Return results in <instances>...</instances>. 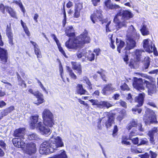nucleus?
I'll list each match as a JSON object with an SVG mask.
<instances>
[{"instance_id": "obj_1", "label": "nucleus", "mask_w": 158, "mask_h": 158, "mask_svg": "<svg viewBox=\"0 0 158 158\" xmlns=\"http://www.w3.org/2000/svg\"><path fill=\"white\" fill-rule=\"evenodd\" d=\"M133 14L128 10H121L115 17L114 21L117 24L118 27L120 28L127 27L128 20L133 17Z\"/></svg>"}, {"instance_id": "obj_2", "label": "nucleus", "mask_w": 158, "mask_h": 158, "mask_svg": "<svg viewBox=\"0 0 158 158\" xmlns=\"http://www.w3.org/2000/svg\"><path fill=\"white\" fill-rule=\"evenodd\" d=\"M90 38L87 36V34H81L76 37L73 40H71L70 39L66 42L65 46L70 51L76 50L80 46L79 44H83L85 43L89 42Z\"/></svg>"}, {"instance_id": "obj_3", "label": "nucleus", "mask_w": 158, "mask_h": 158, "mask_svg": "<svg viewBox=\"0 0 158 158\" xmlns=\"http://www.w3.org/2000/svg\"><path fill=\"white\" fill-rule=\"evenodd\" d=\"M44 123L45 126L51 127L54 124L53 114L48 109H45L42 113Z\"/></svg>"}, {"instance_id": "obj_4", "label": "nucleus", "mask_w": 158, "mask_h": 158, "mask_svg": "<svg viewBox=\"0 0 158 158\" xmlns=\"http://www.w3.org/2000/svg\"><path fill=\"white\" fill-rule=\"evenodd\" d=\"M52 139L49 141H45L43 142L41 145L40 152L41 154H47L48 153H52L54 152V150L52 148V146H51Z\"/></svg>"}, {"instance_id": "obj_5", "label": "nucleus", "mask_w": 158, "mask_h": 158, "mask_svg": "<svg viewBox=\"0 0 158 158\" xmlns=\"http://www.w3.org/2000/svg\"><path fill=\"white\" fill-rule=\"evenodd\" d=\"M145 113L143 120L146 125L156 122V115L153 110L148 108L146 109Z\"/></svg>"}, {"instance_id": "obj_6", "label": "nucleus", "mask_w": 158, "mask_h": 158, "mask_svg": "<svg viewBox=\"0 0 158 158\" xmlns=\"http://www.w3.org/2000/svg\"><path fill=\"white\" fill-rule=\"evenodd\" d=\"M145 97V94L144 93L139 94L138 96L135 97V101L136 102L138 103L136 106L135 108L132 109V111L134 112L135 114L137 113L140 114L142 111V109L141 108H138L136 107L141 106H142L144 101V98Z\"/></svg>"}, {"instance_id": "obj_7", "label": "nucleus", "mask_w": 158, "mask_h": 158, "mask_svg": "<svg viewBox=\"0 0 158 158\" xmlns=\"http://www.w3.org/2000/svg\"><path fill=\"white\" fill-rule=\"evenodd\" d=\"M143 47L146 51L151 53L156 50L154 44L150 40H144L143 41Z\"/></svg>"}, {"instance_id": "obj_8", "label": "nucleus", "mask_w": 158, "mask_h": 158, "mask_svg": "<svg viewBox=\"0 0 158 158\" xmlns=\"http://www.w3.org/2000/svg\"><path fill=\"white\" fill-rule=\"evenodd\" d=\"M89 101L92 103V105L96 106L97 107L100 108H103L105 107L109 108L112 105L109 102L106 101H99L97 99H91Z\"/></svg>"}, {"instance_id": "obj_9", "label": "nucleus", "mask_w": 158, "mask_h": 158, "mask_svg": "<svg viewBox=\"0 0 158 158\" xmlns=\"http://www.w3.org/2000/svg\"><path fill=\"white\" fill-rule=\"evenodd\" d=\"M51 139L52 141L51 145L52 146V147L54 150V152L56 150V148H58L64 146V143L60 137L57 136L54 139Z\"/></svg>"}, {"instance_id": "obj_10", "label": "nucleus", "mask_w": 158, "mask_h": 158, "mask_svg": "<svg viewBox=\"0 0 158 158\" xmlns=\"http://www.w3.org/2000/svg\"><path fill=\"white\" fill-rule=\"evenodd\" d=\"M25 150L27 153L30 155L35 154L36 151L35 144L32 142L27 143Z\"/></svg>"}, {"instance_id": "obj_11", "label": "nucleus", "mask_w": 158, "mask_h": 158, "mask_svg": "<svg viewBox=\"0 0 158 158\" xmlns=\"http://www.w3.org/2000/svg\"><path fill=\"white\" fill-rule=\"evenodd\" d=\"M143 81L141 78L134 79V81L133 83V86L137 90L139 91L144 90V88L143 85Z\"/></svg>"}, {"instance_id": "obj_12", "label": "nucleus", "mask_w": 158, "mask_h": 158, "mask_svg": "<svg viewBox=\"0 0 158 158\" xmlns=\"http://www.w3.org/2000/svg\"><path fill=\"white\" fill-rule=\"evenodd\" d=\"M144 83L146 84V87L148 89V94L152 95V94L156 92V87L155 84L151 83L147 81H144Z\"/></svg>"}, {"instance_id": "obj_13", "label": "nucleus", "mask_w": 158, "mask_h": 158, "mask_svg": "<svg viewBox=\"0 0 158 158\" xmlns=\"http://www.w3.org/2000/svg\"><path fill=\"white\" fill-rule=\"evenodd\" d=\"M115 90V89L111 84H108L104 85L102 90V93L105 95L111 94Z\"/></svg>"}, {"instance_id": "obj_14", "label": "nucleus", "mask_w": 158, "mask_h": 158, "mask_svg": "<svg viewBox=\"0 0 158 158\" xmlns=\"http://www.w3.org/2000/svg\"><path fill=\"white\" fill-rule=\"evenodd\" d=\"M39 116L36 115L32 116L31 118V123H30V126L31 128L34 129L36 128L39 126H40V124L42 123L41 122H38Z\"/></svg>"}, {"instance_id": "obj_15", "label": "nucleus", "mask_w": 158, "mask_h": 158, "mask_svg": "<svg viewBox=\"0 0 158 158\" xmlns=\"http://www.w3.org/2000/svg\"><path fill=\"white\" fill-rule=\"evenodd\" d=\"M101 12V11L97 10L94 13L93 15L91 16L90 18L93 23H95V21H100L102 20V15Z\"/></svg>"}, {"instance_id": "obj_16", "label": "nucleus", "mask_w": 158, "mask_h": 158, "mask_svg": "<svg viewBox=\"0 0 158 158\" xmlns=\"http://www.w3.org/2000/svg\"><path fill=\"white\" fill-rule=\"evenodd\" d=\"M12 141L14 145L18 148L25 147V143L21 138H15L13 139Z\"/></svg>"}, {"instance_id": "obj_17", "label": "nucleus", "mask_w": 158, "mask_h": 158, "mask_svg": "<svg viewBox=\"0 0 158 158\" xmlns=\"http://www.w3.org/2000/svg\"><path fill=\"white\" fill-rule=\"evenodd\" d=\"M0 59L2 63L5 64L7 61L8 53L7 51L0 47Z\"/></svg>"}, {"instance_id": "obj_18", "label": "nucleus", "mask_w": 158, "mask_h": 158, "mask_svg": "<svg viewBox=\"0 0 158 158\" xmlns=\"http://www.w3.org/2000/svg\"><path fill=\"white\" fill-rule=\"evenodd\" d=\"M44 126L41 123L40 126H39L36 129H38L43 135H49L51 133L50 129L48 127V126Z\"/></svg>"}, {"instance_id": "obj_19", "label": "nucleus", "mask_w": 158, "mask_h": 158, "mask_svg": "<svg viewBox=\"0 0 158 158\" xmlns=\"http://www.w3.org/2000/svg\"><path fill=\"white\" fill-rule=\"evenodd\" d=\"M6 34L9 39V43L12 45L14 44L13 42V35L11 31V29L10 27V24L9 26L7 25L6 29Z\"/></svg>"}, {"instance_id": "obj_20", "label": "nucleus", "mask_w": 158, "mask_h": 158, "mask_svg": "<svg viewBox=\"0 0 158 158\" xmlns=\"http://www.w3.org/2000/svg\"><path fill=\"white\" fill-rule=\"evenodd\" d=\"M105 4L107 8L109 9L116 10L120 8L119 5L115 3H112L110 0H106L105 2Z\"/></svg>"}, {"instance_id": "obj_21", "label": "nucleus", "mask_w": 158, "mask_h": 158, "mask_svg": "<svg viewBox=\"0 0 158 158\" xmlns=\"http://www.w3.org/2000/svg\"><path fill=\"white\" fill-rule=\"evenodd\" d=\"M127 45L124 49L129 52V50L133 48L136 46V42L133 40L128 39L127 41Z\"/></svg>"}, {"instance_id": "obj_22", "label": "nucleus", "mask_w": 158, "mask_h": 158, "mask_svg": "<svg viewBox=\"0 0 158 158\" xmlns=\"http://www.w3.org/2000/svg\"><path fill=\"white\" fill-rule=\"evenodd\" d=\"M158 132V128L154 127L151 130L149 131L148 133V135L150 138V141L151 143L152 144H154V136L156 134H158L157 133Z\"/></svg>"}, {"instance_id": "obj_23", "label": "nucleus", "mask_w": 158, "mask_h": 158, "mask_svg": "<svg viewBox=\"0 0 158 158\" xmlns=\"http://www.w3.org/2000/svg\"><path fill=\"white\" fill-rule=\"evenodd\" d=\"M24 130L25 129L23 128L16 129L14 131V135L16 137L23 139L24 135Z\"/></svg>"}, {"instance_id": "obj_24", "label": "nucleus", "mask_w": 158, "mask_h": 158, "mask_svg": "<svg viewBox=\"0 0 158 158\" xmlns=\"http://www.w3.org/2000/svg\"><path fill=\"white\" fill-rule=\"evenodd\" d=\"M71 64L73 69L77 70V73L80 75L82 73L81 67L80 64L74 62H72Z\"/></svg>"}, {"instance_id": "obj_25", "label": "nucleus", "mask_w": 158, "mask_h": 158, "mask_svg": "<svg viewBox=\"0 0 158 158\" xmlns=\"http://www.w3.org/2000/svg\"><path fill=\"white\" fill-rule=\"evenodd\" d=\"M36 97L37 98V101L34 102L35 104L37 105L42 103L44 102V96L43 95L39 92L37 94H36Z\"/></svg>"}, {"instance_id": "obj_26", "label": "nucleus", "mask_w": 158, "mask_h": 158, "mask_svg": "<svg viewBox=\"0 0 158 158\" xmlns=\"http://www.w3.org/2000/svg\"><path fill=\"white\" fill-rule=\"evenodd\" d=\"M150 153L151 154V157L150 158H156L157 154L155 152L150 151ZM139 156L141 158H149V155L147 153H145L143 154H140L139 155Z\"/></svg>"}, {"instance_id": "obj_27", "label": "nucleus", "mask_w": 158, "mask_h": 158, "mask_svg": "<svg viewBox=\"0 0 158 158\" xmlns=\"http://www.w3.org/2000/svg\"><path fill=\"white\" fill-rule=\"evenodd\" d=\"M66 35L69 37L74 36L75 35L74 30L72 26L67 27L65 30Z\"/></svg>"}, {"instance_id": "obj_28", "label": "nucleus", "mask_w": 158, "mask_h": 158, "mask_svg": "<svg viewBox=\"0 0 158 158\" xmlns=\"http://www.w3.org/2000/svg\"><path fill=\"white\" fill-rule=\"evenodd\" d=\"M116 43L117 46V50L119 53H120L121 49L125 45V42L123 41L116 39Z\"/></svg>"}, {"instance_id": "obj_29", "label": "nucleus", "mask_w": 158, "mask_h": 158, "mask_svg": "<svg viewBox=\"0 0 158 158\" xmlns=\"http://www.w3.org/2000/svg\"><path fill=\"white\" fill-rule=\"evenodd\" d=\"M135 57L138 61L140 60L143 53H145L143 50L137 49L135 52Z\"/></svg>"}, {"instance_id": "obj_30", "label": "nucleus", "mask_w": 158, "mask_h": 158, "mask_svg": "<svg viewBox=\"0 0 158 158\" xmlns=\"http://www.w3.org/2000/svg\"><path fill=\"white\" fill-rule=\"evenodd\" d=\"M76 93L80 95H83L85 94L86 91L83 89V86L81 85L78 84L76 87Z\"/></svg>"}, {"instance_id": "obj_31", "label": "nucleus", "mask_w": 158, "mask_h": 158, "mask_svg": "<svg viewBox=\"0 0 158 158\" xmlns=\"http://www.w3.org/2000/svg\"><path fill=\"white\" fill-rule=\"evenodd\" d=\"M6 11L9 13L11 17L17 19L15 11L11 7L9 6L7 7Z\"/></svg>"}, {"instance_id": "obj_32", "label": "nucleus", "mask_w": 158, "mask_h": 158, "mask_svg": "<svg viewBox=\"0 0 158 158\" xmlns=\"http://www.w3.org/2000/svg\"><path fill=\"white\" fill-rule=\"evenodd\" d=\"M107 118L108 120L106 122L105 125L108 128L111 126L114 121V118L112 115H108Z\"/></svg>"}, {"instance_id": "obj_33", "label": "nucleus", "mask_w": 158, "mask_h": 158, "mask_svg": "<svg viewBox=\"0 0 158 158\" xmlns=\"http://www.w3.org/2000/svg\"><path fill=\"white\" fill-rule=\"evenodd\" d=\"M137 120L132 119L127 126V128L128 130H130L133 127H135L137 125Z\"/></svg>"}, {"instance_id": "obj_34", "label": "nucleus", "mask_w": 158, "mask_h": 158, "mask_svg": "<svg viewBox=\"0 0 158 158\" xmlns=\"http://www.w3.org/2000/svg\"><path fill=\"white\" fill-rule=\"evenodd\" d=\"M88 53L86 52V54L85 55V58H87V60L90 61H92L94 60V54L91 52H90L88 53V55H87Z\"/></svg>"}, {"instance_id": "obj_35", "label": "nucleus", "mask_w": 158, "mask_h": 158, "mask_svg": "<svg viewBox=\"0 0 158 158\" xmlns=\"http://www.w3.org/2000/svg\"><path fill=\"white\" fill-rule=\"evenodd\" d=\"M140 30L143 35H146L149 34V32L148 30V29L147 28L146 26L144 25H143Z\"/></svg>"}, {"instance_id": "obj_36", "label": "nucleus", "mask_w": 158, "mask_h": 158, "mask_svg": "<svg viewBox=\"0 0 158 158\" xmlns=\"http://www.w3.org/2000/svg\"><path fill=\"white\" fill-rule=\"evenodd\" d=\"M28 138L31 140H38L40 139L39 136L35 133H33L29 135Z\"/></svg>"}, {"instance_id": "obj_37", "label": "nucleus", "mask_w": 158, "mask_h": 158, "mask_svg": "<svg viewBox=\"0 0 158 158\" xmlns=\"http://www.w3.org/2000/svg\"><path fill=\"white\" fill-rule=\"evenodd\" d=\"M86 52L84 50H82L78 51L76 53L77 57L78 58H82L83 56L85 57Z\"/></svg>"}, {"instance_id": "obj_38", "label": "nucleus", "mask_w": 158, "mask_h": 158, "mask_svg": "<svg viewBox=\"0 0 158 158\" xmlns=\"http://www.w3.org/2000/svg\"><path fill=\"white\" fill-rule=\"evenodd\" d=\"M150 59L148 57H145L144 58V67L145 69H148L150 65Z\"/></svg>"}, {"instance_id": "obj_39", "label": "nucleus", "mask_w": 158, "mask_h": 158, "mask_svg": "<svg viewBox=\"0 0 158 158\" xmlns=\"http://www.w3.org/2000/svg\"><path fill=\"white\" fill-rule=\"evenodd\" d=\"M67 70L68 71L70 76L72 78L74 79L77 78V76L74 74V73L73 72V70L69 67L67 66Z\"/></svg>"}, {"instance_id": "obj_40", "label": "nucleus", "mask_w": 158, "mask_h": 158, "mask_svg": "<svg viewBox=\"0 0 158 158\" xmlns=\"http://www.w3.org/2000/svg\"><path fill=\"white\" fill-rule=\"evenodd\" d=\"M7 7H9V6H5L2 3L0 4V10L3 14L5 13V10H6V8Z\"/></svg>"}, {"instance_id": "obj_41", "label": "nucleus", "mask_w": 158, "mask_h": 158, "mask_svg": "<svg viewBox=\"0 0 158 158\" xmlns=\"http://www.w3.org/2000/svg\"><path fill=\"white\" fill-rule=\"evenodd\" d=\"M148 141L146 138H144L141 139H140V143L139 145H147L148 143Z\"/></svg>"}, {"instance_id": "obj_42", "label": "nucleus", "mask_w": 158, "mask_h": 158, "mask_svg": "<svg viewBox=\"0 0 158 158\" xmlns=\"http://www.w3.org/2000/svg\"><path fill=\"white\" fill-rule=\"evenodd\" d=\"M101 72L98 71L97 72L100 75L102 80H103L104 81H106V77L105 74L104 73V71L102 69H101Z\"/></svg>"}, {"instance_id": "obj_43", "label": "nucleus", "mask_w": 158, "mask_h": 158, "mask_svg": "<svg viewBox=\"0 0 158 158\" xmlns=\"http://www.w3.org/2000/svg\"><path fill=\"white\" fill-rule=\"evenodd\" d=\"M35 54L37 55L38 58H40L41 57V52L39 49L37 47H35Z\"/></svg>"}, {"instance_id": "obj_44", "label": "nucleus", "mask_w": 158, "mask_h": 158, "mask_svg": "<svg viewBox=\"0 0 158 158\" xmlns=\"http://www.w3.org/2000/svg\"><path fill=\"white\" fill-rule=\"evenodd\" d=\"M129 139L132 140L133 143L134 144L136 145L138 144L139 143V139L138 138H129Z\"/></svg>"}, {"instance_id": "obj_45", "label": "nucleus", "mask_w": 158, "mask_h": 158, "mask_svg": "<svg viewBox=\"0 0 158 158\" xmlns=\"http://www.w3.org/2000/svg\"><path fill=\"white\" fill-rule=\"evenodd\" d=\"M82 8V5L81 3H78L76 5L75 10L80 11L81 10Z\"/></svg>"}, {"instance_id": "obj_46", "label": "nucleus", "mask_w": 158, "mask_h": 158, "mask_svg": "<svg viewBox=\"0 0 158 158\" xmlns=\"http://www.w3.org/2000/svg\"><path fill=\"white\" fill-rule=\"evenodd\" d=\"M35 79L37 81V82L39 84V85L40 87L47 94V91H46L45 88L44 87L41 82L37 78H35Z\"/></svg>"}, {"instance_id": "obj_47", "label": "nucleus", "mask_w": 158, "mask_h": 158, "mask_svg": "<svg viewBox=\"0 0 158 158\" xmlns=\"http://www.w3.org/2000/svg\"><path fill=\"white\" fill-rule=\"evenodd\" d=\"M58 47V48L59 49V50L62 53V54L65 57H66V54L64 51L63 50L62 48L61 47L60 44H59V45H57Z\"/></svg>"}, {"instance_id": "obj_48", "label": "nucleus", "mask_w": 158, "mask_h": 158, "mask_svg": "<svg viewBox=\"0 0 158 158\" xmlns=\"http://www.w3.org/2000/svg\"><path fill=\"white\" fill-rule=\"evenodd\" d=\"M129 52V51L127 50H125H125H124L123 51V52L125 53V55L123 58V60H124L125 62H127L128 60V55H127V54Z\"/></svg>"}, {"instance_id": "obj_49", "label": "nucleus", "mask_w": 158, "mask_h": 158, "mask_svg": "<svg viewBox=\"0 0 158 158\" xmlns=\"http://www.w3.org/2000/svg\"><path fill=\"white\" fill-rule=\"evenodd\" d=\"M121 88L122 90H128L129 89V88L126 83H124L123 85L121 86Z\"/></svg>"}, {"instance_id": "obj_50", "label": "nucleus", "mask_w": 158, "mask_h": 158, "mask_svg": "<svg viewBox=\"0 0 158 158\" xmlns=\"http://www.w3.org/2000/svg\"><path fill=\"white\" fill-rule=\"evenodd\" d=\"M9 113L6 108L1 112L2 117L7 115Z\"/></svg>"}, {"instance_id": "obj_51", "label": "nucleus", "mask_w": 158, "mask_h": 158, "mask_svg": "<svg viewBox=\"0 0 158 158\" xmlns=\"http://www.w3.org/2000/svg\"><path fill=\"white\" fill-rule=\"evenodd\" d=\"M0 146L3 150H6V144L2 140H0Z\"/></svg>"}, {"instance_id": "obj_52", "label": "nucleus", "mask_w": 158, "mask_h": 158, "mask_svg": "<svg viewBox=\"0 0 158 158\" xmlns=\"http://www.w3.org/2000/svg\"><path fill=\"white\" fill-rule=\"evenodd\" d=\"M59 62L60 63L59 71H60V75L61 76V78H62V73H63V68L62 64L60 62V61H59Z\"/></svg>"}, {"instance_id": "obj_53", "label": "nucleus", "mask_w": 158, "mask_h": 158, "mask_svg": "<svg viewBox=\"0 0 158 158\" xmlns=\"http://www.w3.org/2000/svg\"><path fill=\"white\" fill-rule=\"evenodd\" d=\"M18 85L24 88H26L27 86L24 81L23 80L18 82Z\"/></svg>"}, {"instance_id": "obj_54", "label": "nucleus", "mask_w": 158, "mask_h": 158, "mask_svg": "<svg viewBox=\"0 0 158 158\" xmlns=\"http://www.w3.org/2000/svg\"><path fill=\"white\" fill-rule=\"evenodd\" d=\"M94 6H96L99 4L100 0H91Z\"/></svg>"}, {"instance_id": "obj_55", "label": "nucleus", "mask_w": 158, "mask_h": 158, "mask_svg": "<svg viewBox=\"0 0 158 158\" xmlns=\"http://www.w3.org/2000/svg\"><path fill=\"white\" fill-rule=\"evenodd\" d=\"M123 107L126 108L127 107V103H126L121 100H120L118 102Z\"/></svg>"}, {"instance_id": "obj_56", "label": "nucleus", "mask_w": 158, "mask_h": 158, "mask_svg": "<svg viewBox=\"0 0 158 158\" xmlns=\"http://www.w3.org/2000/svg\"><path fill=\"white\" fill-rule=\"evenodd\" d=\"M28 92L31 94H33L34 96H36V94L39 92L38 91L34 92L33 90L31 89H29L28 90Z\"/></svg>"}, {"instance_id": "obj_57", "label": "nucleus", "mask_w": 158, "mask_h": 158, "mask_svg": "<svg viewBox=\"0 0 158 158\" xmlns=\"http://www.w3.org/2000/svg\"><path fill=\"white\" fill-rule=\"evenodd\" d=\"M53 39L56 42L57 45H59L60 44L59 40H58L55 34H52L51 35Z\"/></svg>"}, {"instance_id": "obj_58", "label": "nucleus", "mask_w": 158, "mask_h": 158, "mask_svg": "<svg viewBox=\"0 0 158 158\" xmlns=\"http://www.w3.org/2000/svg\"><path fill=\"white\" fill-rule=\"evenodd\" d=\"M80 11H77V10H75V12L74 15V17L78 18L80 16Z\"/></svg>"}, {"instance_id": "obj_59", "label": "nucleus", "mask_w": 158, "mask_h": 158, "mask_svg": "<svg viewBox=\"0 0 158 158\" xmlns=\"http://www.w3.org/2000/svg\"><path fill=\"white\" fill-rule=\"evenodd\" d=\"M99 95V92L98 90H97L93 93L92 95L93 97L98 98Z\"/></svg>"}, {"instance_id": "obj_60", "label": "nucleus", "mask_w": 158, "mask_h": 158, "mask_svg": "<svg viewBox=\"0 0 158 158\" xmlns=\"http://www.w3.org/2000/svg\"><path fill=\"white\" fill-rule=\"evenodd\" d=\"M23 29L24 30V31H25L26 34L28 36H30V33L28 30V29L26 26H25V27H23Z\"/></svg>"}, {"instance_id": "obj_61", "label": "nucleus", "mask_w": 158, "mask_h": 158, "mask_svg": "<svg viewBox=\"0 0 158 158\" xmlns=\"http://www.w3.org/2000/svg\"><path fill=\"white\" fill-rule=\"evenodd\" d=\"M23 29L24 30V31H25L26 34L28 36H30V33L28 30V29L26 26H25V27H23Z\"/></svg>"}, {"instance_id": "obj_62", "label": "nucleus", "mask_w": 158, "mask_h": 158, "mask_svg": "<svg viewBox=\"0 0 158 158\" xmlns=\"http://www.w3.org/2000/svg\"><path fill=\"white\" fill-rule=\"evenodd\" d=\"M112 35L111 36V37L110 38V41H111V44H110V47L111 48H112L113 49H114L115 48V45L114 44V40H113V39H112Z\"/></svg>"}, {"instance_id": "obj_63", "label": "nucleus", "mask_w": 158, "mask_h": 158, "mask_svg": "<svg viewBox=\"0 0 158 158\" xmlns=\"http://www.w3.org/2000/svg\"><path fill=\"white\" fill-rule=\"evenodd\" d=\"M138 126V129L140 131H144V128L142 127V125L141 123H139Z\"/></svg>"}, {"instance_id": "obj_64", "label": "nucleus", "mask_w": 158, "mask_h": 158, "mask_svg": "<svg viewBox=\"0 0 158 158\" xmlns=\"http://www.w3.org/2000/svg\"><path fill=\"white\" fill-rule=\"evenodd\" d=\"M5 86L7 89L10 90L12 88V85L10 83L8 82L5 85Z\"/></svg>"}]
</instances>
